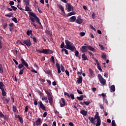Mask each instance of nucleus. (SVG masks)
Segmentation results:
<instances>
[{
	"label": "nucleus",
	"instance_id": "f257e3e1",
	"mask_svg": "<svg viewBox=\"0 0 126 126\" xmlns=\"http://www.w3.org/2000/svg\"><path fill=\"white\" fill-rule=\"evenodd\" d=\"M29 14H30V19L32 21V22H31L32 25V26H34L35 29H38V26L36 25V24L34 23L35 20L36 21H37V22H38L40 26H41V29H43V26L41 23L40 19H39L38 17L37 16L36 13H34V12H29Z\"/></svg>",
	"mask_w": 126,
	"mask_h": 126
},
{
	"label": "nucleus",
	"instance_id": "f03ea898",
	"mask_svg": "<svg viewBox=\"0 0 126 126\" xmlns=\"http://www.w3.org/2000/svg\"><path fill=\"white\" fill-rule=\"evenodd\" d=\"M65 48L67 50H70L72 52H73L75 50V56L78 57L79 52L76 50V48L75 47L74 43L70 42L68 39H66L65 40Z\"/></svg>",
	"mask_w": 126,
	"mask_h": 126
},
{
	"label": "nucleus",
	"instance_id": "7ed1b4c3",
	"mask_svg": "<svg viewBox=\"0 0 126 126\" xmlns=\"http://www.w3.org/2000/svg\"><path fill=\"white\" fill-rule=\"evenodd\" d=\"M89 120H90L91 124H95V120H96V123L95 124V126H100L101 121V118L99 115L98 112H96V114L94 115V117H91V116H89Z\"/></svg>",
	"mask_w": 126,
	"mask_h": 126
},
{
	"label": "nucleus",
	"instance_id": "20e7f679",
	"mask_svg": "<svg viewBox=\"0 0 126 126\" xmlns=\"http://www.w3.org/2000/svg\"><path fill=\"white\" fill-rule=\"evenodd\" d=\"M38 53H44V54H51L52 53H54L53 51L52 50H50V49H43L41 50H37Z\"/></svg>",
	"mask_w": 126,
	"mask_h": 126
},
{
	"label": "nucleus",
	"instance_id": "39448f33",
	"mask_svg": "<svg viewBox=\"0 0 126 126\" xmlns=\"http://www.w3.org/2000/svg\"><path fill=\"white\" fill-rule=\"evenodd\" d=\"M20 44L22 45H25V44H26V45H27L28 47L31 46L32 44L31 42V40L30 39H27L26 40H24V41H23V43L22 42H20Z\"/></svg>",
	"mask_w": 126,
	"mask_h": 126
},
{
	"label": "nucleus",
	"instance_id": "423d86ee",
	"mask_svg": "<svg viewBox=\"0 0 126 126\" xmlns=\"http://www.w3.org/2000/svg\"><path fill=\"white\" fill-rule=\"evenodd\" d=\"M98 77L100 84H102L103 85H105L106 83L105 79L103 78L102 75L100 74L98 75Z\"/></svg>",
	"mask_w": 126,
	"mask_h": 126
},
{
	"label": "nucleus",
	"instance_id": "0eeeda50",
	"mask_svg": "<svg viewBox=\"0 0 126 126\" xmlns=\"http://www.w3.org/2000/svg\"><path fill=\"white\" fill-rule=\"evenodd\" d=\"M21 62H22V64L23 65V67L24 66H25L26 67H28L29 64L27 63V61H25V60H24V59H23V58H21Z\"/></svg>",
	"mask_w": 126,
	"mask_h": 126
},
{
	"label": "nucleus",
	"instance_id": "6e6552de",
	"mask_svg": "<svg viewBox=\"0 0 126 126\" xmlns=\"http://www.w3.org/2000/svg\"><path fill=\"white\" fill-rule=\"evenodd\" d=\"M39 104L40 105V108L43 110V111H46V106H45V105H44V104H43L42 101H39Z\"/></svg>",
	"mask_w": 126,
	"mask_h": 126
},
{
	"label": "nucleus",
	"instance_id": "1a4fd4ad",
	"mask_svg": "<svg viewBox=\"0 0 126 126\" xmlns=\"http://www.w3.org/2000/svg\"><path fill=\"white\" fill-rule=\"evenodd\" d=\"M87 48H88L87 46H85V45H83L81 48L80 50L82 52V53H86V52H88Z\"/></svg>",
	"mask_w": 126,
	"mask_h": 126
},
{
	"label": "nucleus",
	"instance_id": "9d476101",
	"mask_svg": "<svg viewBox=\"0 0 126 126\" xmlns=\"http://www.w3.org/2000/svg\"><path fill=\"white\" fill-rule=\"evenodd\" d=\"M42 122L41 121V118H38L37 120L35 121V124L36 126H41Z\"/></svg>",
	"mask_w": 126,
	"mask_h": 126
},
{
	"label": "nucleus",
	"instance_id": "9b49d317",
	"mask_svg": "<svg viewBox=\"0 0 126 126\" xmlns=\"http://www.w3.org/2000/svg\"><path fill=\"white\" fill-rule=\"evenodd\" d=\"M48 100L49 102L50 103V105H53V103H54V99L52 96L51 94H50V96H48Z\"/></svg>",
	"mask_w": 126,
	"mask_h": 126
},
{
	"label": "nucleus",
	"instance_id": "f8f14e48",
	"mask_svg": "<svg viewBox=\"0 0 126 126\" xmlns=\"http://www.w3.org/2000/svg\"><path fill=\"white\" fill-rule=\"evenodd\" d=\"M67 8L68 12H70V11H71V9H72V11L73 10V6L72 7V5H71V4H70V3H67Z\"/></svg>",
	"mask_w": 126,
	"mask_h": 126
},
{
	"label": "nucleus",
	"instance_id": "ddd939ff",
	"mask_svg": "<svg viewBox=\"0 0 126 126\" xmlns=\"http://www.w3.org/2000/svg\"><path fill=\"white\" fill-rule=\"evenodd\" d=\"M61 101L62 102L60 103L61 107H63V106H65V101L63 97L61 98Z\"/></svg>",
	"mask_w": 126,
	"mask_h": 126
},
{
	"label": "nucleus",
	"instance_id": "4468645a",
	"mask_svg": "<svg viewBox=\"0 0 126 126\" xmlns=\"http://www.w3.org/2000/svg\"><path fill=\"white\" fill-rule=\"evenodd\" d=\"M89 73H90L89 77L91 78L94 77V73L93 70L91 69V68H89Z\"/></svg>",
	"mask_w": 126,
	"mask_h": 126
},
{
	"label": "nucleus",
	"instance_id": "2eb2a0df",
	"mask_svg": "<svg viewBox=\"0 0 126 126\" xmlns=\"http://www.w3.org/2000/svg\"><path fill=\"white\" fill-rule=\"evenodd\" d=\"M76 16H72L70 17V18H69V21L70 22H74V21H76Z\"/></svg>",
	"mask_w": 126,
	"mask_h": 126
},
{
	"label": "nucleus",
	"instance_id": "dca6fc26",
	"mask_svg": "<svg viewBox=\"0 0 126 126\" xmlns=\"http://www.w3.org/2000/svg\"><path fill=\"white\" fill-rule=\"evenodd\" d=\"M56 67L57 68L58 73L60 74V73H61L62 71L61 70L60 65L59 63H56Z\"/></svg>",
	"mask_w": 126,
	"mask_h": 126
},
{
	"label": "nucleus",
	"instance_id": "f3484780",
	"mask_svg": "<svg viewBox=\"0 0 126 126\" xmlns=\"http://www.w3.org/2000/svg\"><path fill=\"white\" fill-rule=\"evenodd\" d=\"M58 7L61 10L62 12L65 14V12L63 5H62V4H58Z\"/></svg>",
	"mask_w": 126,
	"mask_h": 126
},
{
	"label": "nucleus",
	"instance_id": "a211bd4d",
	"mask_svg": "<svg viewBox=\"0 0 126 126\" xmlns=\"http://www.w3.org/2000/svg\"><path fill=\"white\" fill-rule=\"evenodd\" d=\"M88 111H85L84 110L80 111V113L82 115H84L85 116H86V115H88Z\"/></svg>",
	"mask_w": 126,
	"mask_h": 126
},
{
	"label": "nucleus",
	"instance_id": "6ab92c4d",
	"mask_svg": "<svg viewBox=\"0 0 126 126\" xmlns=\"http://www.w3.org/2000/svg\"><path fill=\"white\" fill-rule=\"evenodd\" d=\"M75 22L78 23V24H82V23L83 22V21L82 19H77L75 21Z\"/></svg>",
	"mask_w": 126,
	"mask_h": 126
},
{
	"label": "nucleus",
	"instance_id": "aec40b11",
	"mask_svg": "<svg viewBox=\"0 0 126 126\" xmlns=\"http://www.w3.org/2000/svg\"><path fill=\"white\" fill-rule=\"evenodd\" d=\"M82 57L83 61H88V57L85 55V53L82 54Z\"/></svg>",
	"mask_w": 126,
	"mask_h": 126
},
{
	"label": "nucleus",
	"instance_id": "412c9836",
	"mask_svg": "<svg viewBox=\"0 0 126 126\" xmlns=\"http://www.w3.org/2000/svg\"><path fill=\"white\" fill-rule=\"evenodd\" d=\"M115 91L116 88L115 85H111V86L110 87V92H111V93H113L115 92Z\"/></svg>",
	"mask_w": 126,
	"mask_h": 126
},
{
	"label": "nucleus",
	"instance_id": "4be33fe9",
	"mask_svg": "<svg viewBox=\"0 0 126 126\" xmlns=\"http://www.w3.org/2000/svg\"><path fill=\"white\" fill-rule=\"evenodd\" d=\"M87 48L89 49V50H90V51H92V52H95V51L94 48L92 47V46L91 45H88Z\"/></svg>",
	"mask_w": 126,
	"mask_h": 126
},
{
	"label": "nucleus",
	"instance_id": "5701e85b",
	"mask_svg": "<svg viewBox=\"0 0 126 126\" xmlns=\"http://www.w3.org/2000/svg\"><path fill=\"white\" fill-rule=\"evenodd\" d=\"M83 81L82 76H79V78H77V83L78 84H82Z\"/></svg>",
	"mask_w": 126,
	"mask_h": 126
},
{
	"label": "nucleus",
	"instance_id": "b1692460",
	"mask_svg": "<svg viewBox=\"0 0 126 126\" xmlns=\"http://www.w3.org/2000/svg\"><path fill=\"white\" fill-rule=\"evenodd\" d=\"M42 100L44 101L45 102H46V103H49V100L48 99V97L47 96H42Z\"/></svg>",
	"mask_w": 126,
	"mask_h": 126
},
{
	"label": "nucleus",
	"instance_id": "393cba45",
	"mask_svg": "<svg viewBox=\"0 0 126 126\" xmlns=\"http://www.w3.org/2000/svg\"><path fill=\"white\" fill-rule=\"evenodd\" d=\"M0 118H3L4 120H5L6 118V115H4V114H3L2 112L0 111Z\"/></svg>",
	"mask_w": 126,
	"mask_h": 126
},
{
	"label": "nucleus",
	"instance_id": "a878e982",
	"mask_svg": "<svg viewBox=\"0 0 126 126\" xmlns=\"http://www.w3.org/2000/svg\"><path fill=\"white\" fill-rule=\"evenodd\" d=\"M4 87V85L2 83V82H0V89L1 90V92L2 93L3 89Z\"/></svg>",
	"mask_w": 126,
	"mask_h": 126
},
{
	"label": "nucleus",
	"instance_id": "bb28decb",
	"mask_svg": "<svg viewBox=\"0 0 126 126\" xmlns=\"http://www.w3.org/2000/svg\"><path fill=\"white\" fill-rule=\"evenodd\" d=\"M2 95L3 97H4V96H6V95H7V93L5 91L4 87L2 89Z\"/></svg>",
	"mask_w": 126,
	"mask_h": 126
},
{
	"label": "nucleus",
	"instance_id": "cd10ccee",
	"mask_svg": "<svg viewBox=\"0 0 126 126\" xmlns=\"http://www.w3.org/2000/svg\"><path fill=\"white\" fill-rule=\"evenodd\" d=\"M75 14V12H70L67 13V17H69V16H71V15H74Z\"/></svg>",
	"mask_w": 126,
	"mask_h": 126
},
{
	"label": "nucleus",
	"instance_id": "c85d7f7f",
	"mask_svg": "<svg viewBox=\"0 0 126 126\" xmlns=\"http://www.w3.org/2000/svg\"><path fill=\"white\" fill-rule=\"evenodd\" d=\"M77 98L79 100H83V99H84V96H83V95H80V96H77Z\"/></svg>",
	"mask_w": 126,
	"mask_h": 126
},
{
	"label": "nucleus",
	"instance_id": "c756f323",
	"mask_svg": "<svg viewBox=\"0 0 126 126\" xmlns=\"http://www.w3.org/2000/svg\"><path fill=\"white\" fill-rule=\"evenodd\" d=\"M18 118L19 119L21 124H23V117H21L20 115H18L17 116Z\"/></svg>",
	"mask_w": 126,
	"mask_h": 126
},
{
	"label": "nucleus",
	"instance_id": "7c9ffc66",
	"mask_svg": "<svg viewBox=\"0 0 126 126\" xmlns=\"http://www.w3.org/2000/svg\"><path fill=\"white\" fill-rule=\"evenodd\" d=\"M50 62H52L54 64L55 63V58L54 56H51L50 58Z\"/></svg>",
	"mask_w": 126,
	"mask_h": 126
},
{
	"label": "nucleus",
	"instance_id": "2f4dec72",
	"mask_svg": "<svg viewBox=\"0 0 126 126\" xmlns=\"http://www.w3.org/2000/svg\"><path fill=\"white\" fill-rule=\"evenodd\" d=\"M3 72V67L2 65L1 64H0V74H2Z\"/></svg>",
	"mask_w": 126,
	"mask_h": 126
},
{
	"label": "nucleus",
	"instance_id": "473e14b6",
	"mask_svg": "<svg viewBox=\"0 0 126 126\" xmlns=\"http://www.w3.org/2000/svg\"><path fill=\"white\" fill-rule=\"evenodd\" d=\"M23 62L22 61H21V64H19L18 65V68L20 70L22 69V68H23Z\"/></svg>",
	"mask_w": 126,
	"mask_h": 126
},
{
	"label": "nucleus",
	"instance_id": "72a5a7b5",
	"mask_svg": "<svg viewBox=\"0 0 126 126\" xmlns=\"http://www.w3.org/2000/svg\"><path fill=\"white\" fill-rule=\"evenodd\" d=\"M28 5H26L25 7V11H26L27 12H29L30 11V12H31V10L30 9V8L28 6Z\"/></svg>",
	"mask_w": 126,
	"mask_h": 126
},
{
	"label": "nucleus",
	"instance_id": "f704fd0d",
	"mask_svg": "<svg viewBox=\"0 0 126 126\" xmlns=\"http://www.w3.org/2000/svg\"><path fill=\"white\" fill-rule=\"evenodd\" d=\"M101 57L103 59H107V55H106V53H102Z\"/></svg>",
	"mask_w": 126,
	"mask_h": 126
},
{
	"label": "nucleus",
	"instance_id": "c9c22d12",
	"mask_svg": "<svg viewBox=\"0 0 126 126\" xmlns=\"http://www.w3.org/2000/svg\"><path fill=\"white\" fill-rule=\"evenodd\" d=\"M24 2H25L26 6L29 5L30 3V0H24Z\"/></svg>",
	"mask_w": 126,
	"mask_h": 126
},
{
	"label": "nucleus",
	"instance_id": "e433bc0d",
	"mask_svg": "<svg viewBox=\"0 0 126 126\" xmlns=\"http://www.w3.org/2000/svg\"><path fill=\"white\" fill-rule=\"evenodd\" d=\"M12 20L13 21H14V22H15V23H18V21H17V18H16V17H13V18H12Z\"/></svg>",
	"mask_w": 126,
	"mask_h": 126
},
{
	"label": "nucleus",
	"instance_id": "4c0bfd02",
	"mask_svg": "<svg viewBox=\"0 0 126 126\" xmlns=\"http://www.w3.org/2000/svg\"><path fill=\"white\" fill-rule=\"evenodd\" d=\"M30 34H32V30H28L27 31V35H30Z\"/></svg>",
	"mask_w": 126,
	"mask_h": 126
},
{
	"label": "nucleus",
	"instance_id": "58836bf2",
	"mask_svg": "<svg viewBox=\"0 0 126 126\" xmlns=\"http://www.w3.org/2000/svg\"><path fill=\"white\" fill-rule=\"evenodd\" d=\"M14 0L13 1H10L9 4H10V5L11 6V7L12 8V6H13L14 4Z\"/></svg>",
	"mask_w": 126,
	"mask_h": 126
},
{
	"label": "nucleus",
	"instance_id": "ea45409f",
	"mask_svg": "<svg viewBox=\"0 0 126 126\" xmlns=\"http://www.w3.org/2000/svg\"><path fill=\"white\" fill-rule=\"evenodd\" d=\"M112 126H117L115 120L112 121Z\"/></svg>",
	"mask_w": 126,
	"mask_h": 126
},
{
	"label": "nucleus",
	"instance_id": "a19ab883",
	"mask_svg": "<svg viewBox=\"0 0 126 126\" xmlns=\"http://www.w3.org/2000/svg\"><path fill=\"white\" fill-rule=\"evenodd\" d=\"M17 110V106L16 105H13V111L14 112H16Z\"/></svg>",
	"mask_w": 126,
	"mask_h": 126
},
{
	"label": "nucleus",
	"instance_id": "79ce46f5",
	"mask_svg": "<svg viewBox=\"0 0 126 126\" xmlns=\"http://www.w3.org/2000/svg\"><path fill=\"white\" fill-rule=\"evenodd\" d=\"M61 70L62 71V72H64V71H65L64 66H63L62 65V64H61Z\"/></svg>",
	"mask_w": 126,
	"mask_h": 126
},
{
	"label": "nucleus",
	"instance_id": "37998d69",
	"mask_svg": "<svg viewBox=\"0 0 126 126\" xmlns=\"http://www.w3.org/2000/svg\"><path fill=\"white\" fill-rule=\"evenodd\" d=\"M5 16L7 17H12V13H7V14H5Z\"/></svg>",
	"mask_w": 126,
	"mask_h": 126
},
{
	"label": "nucleus",
	"instance_id": "c03bdc74",
	"mask_svg": "<svg viewBox=\"0 0 126 126\" xmlns=\"http://www.w3.org/2000/svg\"><path fill=\"white\" fill-rule=\"evenodd\" d=\"M84 103L85 105H86L87 106H88L91 103V101H84Z\"/></svg>",
	"mask_w": 126,
	"mask_h": 126
},
{
	"label": "nucleus",
	"instance_id": "a18cd8bd",
	"mask_svg": "<svg viewBox=\"0 0 126 126\" xmlns=\"http://www.w3.org/2000/svg\"><path fill=\"white\" fill-rule=\"evenodd\" d=\"M70 96L71 97V98H72V99H75V96H74V94H72V93H71L70 94Z\"/></svg>",
	"mask_w": 126,
	"mask_h": 126
},
{
	"label": "nucleus",
	"instance_id": "49530a36",
	"mask_svg": "<svg viewBox=\"0 0 126 126\" xmlns=\"http://www.w3.org/2000/svg\"><path fill=\"white\" fill-rule=\"evenodd\" d=\"M97 68L99 70L102 71V69L101 67V66H100V65H99V62H98V63Z\"/></svg>",
	"mask_w": 126,
	"mask_h": 126
},
{
	"label": "nucleus",
	"instance_id": "de8ad7c7",
	"mask_svg": "<svg viewBox=\"0 0 126 126\" xmlns=\"http://www.w3.org/2000/svg\"><path fill=\"white\" fill-rule=\"evenodd\" d=\"M45 93H46L47 95H48V97L51 96V93H49L48 91L45 90Z\"/></svg>",
	"mask_w": 126,
	"mask_h": 126
},
{
	"label": "nucleus",
	"instance_id": "09e8293b",
	"mask_svg": "<svg viewBox=\"0 0 126 126\" xmlns=\"http://www.w3.org/2000/svg\"><path fill=\"white\" fill-rule=\"evenodd\" d=\"M23 68H22L21 70H20V72L19 73V74L20 75H23Z\"/></svg>",
	"mask_w": 126,
	"mask_h": 126
},
{
	"label": "nucleus",
	"instance_id": "8fccbe9b",
	"mask_svg": "<svg viewBox=\"0 0 126 126\" xmlns=\"http://www.w3.org/2000/svg\"><path fill=\"white\" fill-rule=\"evenodd\" d=\"M65 46H64V42H63L62 43H61V48H62V49L63 48H65Z\"/></svg>",
	"mask_w": 126,
	"mask_h": 126
},
{
	"label": "nucleus",
	"instance_id": "3c124183",
	"mask_svg": "<svg viewBox=\"0 0 126 126\" xmlns=\"http://www.w3.org/2000/svg\"><path fill=\"white\" fill-rule=\"evenodd\" d=\"M99 106H100V108H101V109H103V111L104 112V107L103 105H102V104H99Z\"/></svg>",
	"mask_w": 126,
	"mask_h": 126
},
{
	"label": "nucleus",
	"instance_id": "603ef678",
	"mask_svg": "<svg viewBox=\"0 0 126 126\" xmlns=\"http://www.w3.org/2000/svg\"><path fill=\"white\" fill-rule=\"evenodd\" d=\"M10 101V98H5V103H8V102Z\"/></svg>",
	"mask_w": 126,
	"mask_h": 126
},
{
	"label": "nucleus",
	"instance_id": "864d4df0",
	"mask_svg": "<svg viewBox=\"0 0 126 126\" xmlns=\"http://www.w3.org/2000/svg\"><path fill=\"white\" fill-rule=\"evenodd\" d=\"M98 45L99 47L101 49V50H104L103 45H102V44L99 43Z\"/></svg>",
	"mask_w": 126,
	"mask_h": 126
},
{
	"label": "nucleus",
	"instance_id": "5fc2aeb1",
	"mask_svg": "<svg viewBox=\"0 0 126 126\" xmlns=\"http://www.w3.org/2000/svg\"><path fill=\"white\" fill-rule=\"evenodd\" d=\"M11 8H12V9L14 11H17V8L15 6H13H13H11Z\"/></svg>",
	"mask_w": 126,
	"mask_h": 126
},
{
	"label": "nucleus",
	"instance_id": "6e6d98bb",
	"mask_svg": "<svg viewBox=\"0 0 126 126\" xmlns=\"http://www.w3.org/2000/svg\"><path fill=\"white\" fill-rule=\"evenodd\" d=\"M65 73H66V75H67L68 76H69V72L68 71V70H65Z\"/></svg>",
	"mask_w": 126,
	"mask_h": 126
},
{
	"label": "nucleus",
	"instance_id": "4d7b16f0",
	"mask_svg": "<svg viewBox=\"0 0 126 126\" xmlns=\"http://www.w3.org/2000/svg\"><path fill=\"white\" fill-rule=\"evenodd\" d=\"M29 110V105H26L25 109V112H28Z\"/></svg>",
	"mask_w": 126,
	"mask_h": 126
},
{
	"label": "nucleus",
	"instance_id": "13d9d810",
	"mask_svg": "<svg viewBox=\"0 0 126 126\" xmlns=\"http://www.w3.org/2000/svg\"><path fill=\"white\" fill-rule=\"evenodd\" d=\"M32 39H33V42H34V43H37V39H36V37H35L34 36H33Z\"/></svg>",
	"mask_w": 126,
	"mask_h": 126
},
{
	"label": "nucleus",
	"instance_id": "bf43d9fd",
	"mask_svg": "<svg viewBox=\"0 0 126 126\" xmlns=\"http://www.w3.org/2000/svg\"><path fill=\"white\" fill-rule=\"evenodd\" d=\"M77 93H79V94H83V93L79 89L77 90Z\"/></svg>",
	"mask_w": 126,
	"mask_h": 126
},
{
	"label": "nucleus",
	"instance_id": "052dcab7",
	"mask_svg": "<svg viewBox=\"0 0 126 126\" xmlns=\"http://www.w3.org/2000/svg\"><path fill=\"white\" fill-rule=\"evenodd\" d=\"M13 61L15 63L16 65H18L19 63L18 61H16L15 59H13Z\"/></svg>",
	"mask_w": 126,
	"mask_h": 126
},
{
	"label": "nucleus",
	"instance_id": "680f3d73",
	"mask_svg": "<svg viewBox=\"0 0 126 126\" xmlns=\"http://www.w3.org/2000/svg\"><path fill=\"white\" fill-rule=\"evenodd\" d=\"M34 104L35 106H37L38 102L37 101L36 99L34 100Z\"/></svg>",
	"mask_w": 126,
	"mask_h": 126
},
{
	"label": "nucleus",
	"instance_id": "e2e57ef3",
	"mask_svg": "<svg viewBox=\"0 0 126 126\" xmlns=\"http://www.w3.org/2000/svg\"><path fill=\"white\" fill-rule=\"evenodd\" d=\"M80 35H81V36H84V35H85V32H81L80 33Z\"/></svg>",
	"mask_w": 126,
	"mask_h": 126
},
{
	"label": "nucleus",
	"instance_id": "0e129e2a",
	"mask_svg": "<svg viewBox=\"0 0 126 126\" xmlns=\"http://www.w3.org/2000/svg\"><path fill=\"white\" fill-rule=\"evenodd\" d=\"M47 112H45L44 113V114H43V117H46L47 115Z\"/></svg>",
	"mask_w": 126,
	"mask_h": 126
},
{
	"label": "nucleus",
	"instance_id": "69168bd1",
	"mask_svg": "<svg viewBox=\"0 0 126 126\" xmlns=\"http://www.w3.org/2000/svg\"><path fill=\"white\" fill-rule=\"evenodd\" d=\"M64 52H65V54H67V55L69 54L68 51H67V50H66V49H64Z\"/></svg>",
	"mask_w": 126,
	"mask_h": 126
},
{
	"label": "nucleus",
	"instance_id": "338daca9",
	"mask_svg": "<svg viewBox=\"0 0 126 126\" xmlns=\"http://www.w3.org/2000/svg\"><path fill=\"white\" fill-rule=\"evenodd\" d=\"M52 126H57V123H56V121H54V122H53Z\"/></svg>",
	"mask_w": 126,
	"mask_h": 126
},
{
	"label": "nucleus",
	"instance_id": "774afa93",
	"mask_svg": "<svg viewBox=\"0 0 126 126\" xmlns=\"http://www.w3.org/2000/svg\"><path fill=\"white\" fill-rule=\"evenodd\" d=\"M69 126H74V124L73 123H72L71 122H70V123H69Z\"/></svg>",
	"mask_w": 126,
	"mask_h": 126
}]
</instances>
